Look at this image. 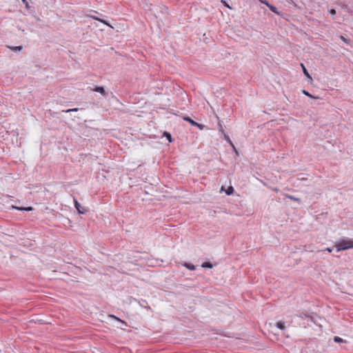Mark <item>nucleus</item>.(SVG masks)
I'll list each match as a JSON object with an SVG mask.
<instances>
[{"label": "nucleus", "instance_id": "f3484780", "mask_svg": "<svg viewBox=\"0 0 353 353\" xmlns=\"http://www.w3.org/2000/svg\"><path fill=\"white\" fill-rule=\"evenodd\" d=\"M259 1L261 3H263L265 4L267 7L269 6L270 3H268V1L267 0H259Z\"/></svg>", "mask_w": 353, "mask_h": 353}, {"label": "nucleus", "instance_id": "f03ea898", "mask_svg": "<svg viewBox=\"0 0 353 353\" xmlns=\"http://www.w3.org/2000/svg\"><path fill=\"white\" fill-rule=\"evenodd\" d=\"M74 206L79 214H83L86 213V210L81 205L76 199H74Z\"/></svg>", "mask_w": 353, "mask_h": 353}, {"label": "nucleus", "instance_id": "b1692460", "mask_svg": "<svg viewBox=\"0 0 353 353\" xmlns=\"http://www.w3.org/2000/svg\"><path fill=\"white\" fill-rule=\"evenodd\" d=\"M325 250L328 252H332V249L330 248H326Z\"/></svg>", "mask_w": 353, "mask_h": 353}, {"label": "nucleus", "instance_id": "f8f14e48", "mask_svg": "<svg viewBox=\"0 0 353 353\" xmlns=\"http://www.w3.org/2000/svg\"><path fill=\"white\" fill-rule=\"evenodd\" d=\"M233 192H234V188H233V187H232V186H230V187L227 189V190H226L225 193H226V194H227V195H230V194H232L233 193Z\"/></svg>", "mask_w": 353, "mask_h": 353}, {"label": "nucleus", "instance_id": "9d476101", "mask_svg": "<svg viewBox=\"0 0 353 353\" xmlns=\"http://www.w3.org/2000/svg\"><path fill=\"white\" fill-rule=\"evenodd\" d=\"M285 196L288 199H290V200L292 201H300V199L299 198H296L292 195H290V194H286Z\"/></svg>", "mask_w": 353, "mask_h": 353}, {"label": "nucleus", "instance_id": "ddd939ff", "mask_svg": "<svg viewBox=\"0 0 353 353\" xmlns=\"http://www.w3.org/2000/svg\"><path fill=\"white\" fill-rule=\"evenodd\" d=\"M185 266L190 270H194L196 269L195 266L190 263H186Z\"/></svg>", "mask_w": 353, "mask_h": 353}, {"label": "nucleus", "instance_id": "4468645a", "mask_svg": "<svg viewBox=\"0 0 353 353\" xmlns=\"http://www.w3.org/2000/svg\"><path fill=\"white\" fill-rule=\"evenodd\" d=\"M164 136L168 139L169 142H172V136H171V134L169 132H164Z\"/></svg>", "mask_w": 353, "mask_h": 353}, {"label": "nucleus", "instance_id": "393cba45", "mask_svg": "<svg viewBox=\"0 0 353 353\" xmlns=\"http://www.w3.org/2000/svg\"><path fill=\"white\" fill-rule=\"evenodd\" d=\"M22 1H23V3L24 4H26V6H28V1H27V0H22Z\"/></svg>", "mask_w": 353, "mask_h": 353}, {"label": "nucleus", "instance_id": "9b49d317", "mask_svg": "<svg viewBox=\"0 0 353 353\" xmlns=\"http://www.w3.org/2000/svg\"><path fill=\"white\" fill-rule=\"evenodd\" d=\"M334 341L336 342V343H343V342H345V341L342 338H341L339 336H334Z\"/></svg>", "mask_w": 353, "mask_h": 353}, {"label": "nucleus", "instance_id": "39448f33", "mask_svg": "<svg viewBox=\"0 0 353 353\" xmlns=\"http://www.w3.org/2000/svg\"><path fill=\"white\" fill-rule=\"evenodd\" d=\"M276 327L279 329L283 330L285 329V323L282 321H279L276 323Z\"/></svg>", "mask_w": 353, "mask_h": 353}, {"label": "nucleus", "instance_id": "0eeeda50", "mask_svg": "<svg viewBox=\"0 0 353 353\" xmlns=\"http://www.w3.org/2000/svg\"><path fill=\"white\" fill-rule=\"evenodd\" d=\"M184 120L190 122L192 125H194V126H199L200 125L198 123L195 122L194 121H193L192 119H191L189 117L184 118Z\"/></svg>", "mask_w": 353, "mask_h": 353}, {"label": "nucleus", "instance_id": "a878e982", "mask_svg": "<svg viewBox=\"0 0 353 353\" xmlns=\"http://www.w3.org/2000/svg\"><path fill=\"white\" fill-rule=\"evenodd\" d=\"M227 141H228L230 143V145H232V148H234V145H233V143L230 141V140L229 139V138H227Z\"/></svg>", "mask_w": 353, "mask_h": 353}, {"label": "nucleus", "instance_id": "4be33fe9", "mask_svg": "<svg viewBox=\"0 0 353 353\" xmlns=\"http://www.w3.org/2000/svg\"><path fill=\"white\" fill-rule=\"evenodd\" d=\"M303 93L306 95V96H308V97H312V95L307 91L305 90H303Z\"/></svg>", "mask_w": 353, "mask_h": 353}, {"label": "nucleus", "instance_id": "412c9836", "mask_svg": "<svg viewBox=\"0 0 353 353\" xmlns=\"http://www.w3.org/2000/svg\"><path fill=\"white\" fill-rule=\"evenodd\" d=\"M340 39H341L343 42H345V43H347V39H346L344 37L341 36V37H340Z\"/></svg>", "mask_w": 353, "mask_h": 353}, {"label": "nucleus", "instance_id": "aec40b11", "mask_svg": "<svg viewBox=\"0 0 353 353\" xmlns=\"http://www.w3.org/2000/svg\"><path fill=\"white\" fill-rule=\"evenodd\" d=\"M330 14L331 15H334V14H336V10H335L334 9H331V10H330Z\"/></svg>", "mask_w": 353, "mask_h": 353}, {"label": "nucleus", "instance_id": "7ed1b4c3", "mask_svg": "<svg viewBox=\"0 0 353 353\" xmlns=\"http://www.w3.org/2000/svg\"><path fill=\"white\" fill-rule=\"evenodd\" d=\"M268 8H269V9H270L272 12H274V13H275L276 14H277V15H279V16H281V15H282L281 12H279V11H278L277 8H276L275 6H272V5H271V4H270V5H269V6H268Z\"/></svg>", "mask_w": 353, "mask_h": 353}, {"label": "nucleus", "instance_id": "20e7f679", "mask_svg": "<svg viewBox=\"0 0 353 353\" xmlns=\"http://www.w3.org/2000/svg\"><path fill=\"white\" fill-rule=\"evenodd\" d=\"M12 208L16 209L17 210H21V211H31V210H32V207L19 208V207H17V206H14V205H12Z\"/></svg>", "mask_w": 353, "mask_h": 353}, {"label": "nucleus", "instance_id": "6e6552de", "mask_svg": "<svg viewBox=\"0 0 353 353\" xmlns=\"http://www.w3.org/2000/svg\"><path fill=\"white\" fill-rule=\"evenodd\" d=\"M201 267L203 268H212L213 265L210 263L205 262L202 263Z\"/></svg>", "mask_w": 353, "mask_h": 353}, {"label": "nucleus", "instance_id": "bb28decb", "mask_svg": "<svg viewBox=\"0 0 353 353\" xmlns=\"http://www.w3.org/2000/svg\"><path fill=\"white\" fill-rule=\"evenodd\" d=\"M111 316H112V317H113V318H114V319H117L119 320V318L116 317V316H114V315H112Z\"/></svg>", "mask_w": 353, "mask_h": 353}, {"label": "nucleus", "instance_id": "423d86ee", "mask_svg": "<svg viewBox=\"0 0 353 353\" xmlns=\"http://www.w3.org/2000/svg\"><path fill=\"white\" fill-rule=\"evenodd\" d=\"M94 90L101 93V94H104L105 92L104 88L102 86H96Z\"/></svg>", "mask_w": 353, "mask_h": 353}, {"label": "nucleus", "instance_id": "2eb2a0df", "mask_svg": "<svg viewBox=\"0 0 353 353\" xmlns=\"http://www.w3.org/2000/svg\"><path fill=\"white\" fill-rule=\"evenodd\" d=\"M10 49L14 51H20L22 49V47L21 46L11 47Z\"/></svg>", "mask_w": 353, "mask_h": 353}, {"label": "nucleus", "instance_id": "1a4fd4ad", "mask_svg": "<svg viewBox=\"0 0 353 353\" xmlns=\"http://www.w3.org/2000/svg\"><path fill=\"white\" fill-rule=\"evenodd\" d=\"M302 68H303V72L304 73V74L309 77L310 79H312V77H310L309 72H307V70H306V68H305L304 65L303 63L301 64Z\"/></svg>", "mask_w": 353, "mask_h": 353}, {"label": "nucleus", "instance_id": "dca6fc26", "mask_svg": "<svg viewBox=\"0 0 353 353\" xmlns=\"http://www.w3.org/2000/svg\"><path fill=\"white\" fill-rule=\"evenodd\" d=\"M221 1L225 7L232 9V8L229 6V4L227 3L225 0H221Z\"/></svg>", "mask_w": 353, "mask_h": 353}, {"label": "nucleus", "instance_id": "5701e85b", "mask_svg": "<svg viewBox=\"0 0 353 353\" xmlns=\"http://www.w3.org/2000/svg\"><path fill=\"white\" fill-rule=\"evenodd\" d=\"M72 111H77V108H74V109H68V110H65V112H72Z\"/></svg>", "mask_w": 353, "mask_h": 353}, {"label": "nucleus", "instance_id": "6ab92c4d", "mask_svg": "<svg viewBox=\"0 0 353 353\" xmlns=\"http://www.w3.org/2000/svg\"><path fill=\"white\" fill-rule=\"evenodd\" d=\"M94 18L95 19V17H94ZM96 19H97V20L100 21L101 22L103 23L104 24L111 27V26L106 21L103 20V19H99L97 18H96Z\"/></svg>", "mask_w": 353, "mask_h": 353}, {"label": "nucleus", "instance_id": "f257e3e1", "mask_svg": "<svg viewBox=\"0 0 353 353\" xmlns=\"http://www.w3.org/2000/svg\"><path fill=\"white\" fill-rule=\"evenodd\" d=\"M335 246L337 252L353 248V240L350 239H342Z\"/></svg>", "mask_w": 353, "mask_h": 353}, {"label": "nucleus", "instance_id": "a211bd4d", "mask_svg": "<svg viewBox=\"0 0 353 353\" xmlns=\"http://www.w3.org/2000/svg\"><path fill=\"white\" fill-rule=\"evenodd\" d=\"M298 179L300 180V181H306L307 180L306 178L303 177V174H300L299 176Z\"/></svg>", "mask_w": 353, "mask_h": 353}]
</instances>
